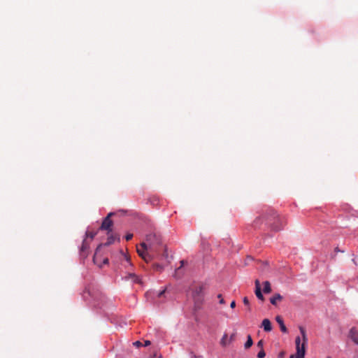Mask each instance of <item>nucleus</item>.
Listing matches in <instances>:
<instances>
[{"mask_svg": "<svg viewBox=\"0 0 358 358\" xmlns=\"http://www.w3.org/2000/svg\"><path fill=\"white\" fill-rule=\"evenodd\" d=\"M262 219L272 230L275 231L282 229L286 224L285 217L280 216L273 210H268L262 217L257 218L255 220V224L257 225Z\"/></svg>", "mask_w": 358, "mask_h": 358, "instance_id": "obj_1", "label": "nucleus"}, {"mask_svg": "<svg viewBox=\"0 0 358 358\" xmlns=\"http://www.w3.org/2000/svg\"><path fill=\"white\" fill-rule=\"evenodd\" d=\"M192 298L194 301V308L196 310L200 309L204 297V287L203 285H194L191 287Z\"/></svg>", "mask_w": 358, "mask_h": 358, "instance_id": "obj_2", "label": "nucleus"}, {"mask_svg": "<svg viewBox=\"0 0 358 358\" xmlns=\"http://www.w3.org/2000/svg\"><path fill=\"white\" fill-rule=\"evenodd\" d=\"M154 241L159 243V240L156 234H149L146 237L147 243H141L140 247H137V252L141 257H142L148 250H152V248L155 246Z\"/></svg>", "mask_w": 358, "mask_h": 358, "instance_id": "obj_3", "label": "nucleus"}, {"mask_svg": "<svg viewBox=\"0 0 358 358\" xmlns=\"http://www.w3.org/2000/svg\"><path fill=\"white\" fill-rule=\"evenodd\" d=\"M112 215H113V213H108V215L103 219L99 228L100 230L107 231V234L112 231V227L113 225V222L110 219Z\"/></svg>", "mask_w": 358, "mask_h": 358, "instance_id": "obj_4", "label": "nucleus"}, {"mask_svg": "<svg viewBox=\"0 0 358 358\" xmlns=\"http://www.w3.org/2000/svg\"><path fill=\"white\" fill-rule=\"evenodd\" d=\"M349 337L356 345H358V331L355 327L350 329L349 331Z\"/></svg>", "mask_w": 358, "mask_h": 358, "instance_id": "obj_5", "label": "nucleus"}, {"mask_svg": "<svg viewBox=\"0 0 358 358\" xmlns=\"http://www.w3.org/2000/svg\"><path fill=\"white\" fill-rule=\"evenodd\" d=\"M295 343H296V352H306L305 343H303L301 345V338H300L299 336L296 338Z\"/></svg>", "mask_w": 358, "mask_h": 358, "instance_id": "obj_6", "label": "nucleus"}, {"mask_svg": "<svg viewBox=\"0 0 358 358\" xmlns=\"http://www.w3.org/2000/svg\"><path fill=\"white\" fill-rule=\"evenodd\" d=\"M90 248V243L85 238L83 241V244L80 248V252L83 255L87 256V250Z\"/></svg>", "mask_w": 358, "mask_h": 358, "instance_id": "obj_7", "label": "nucleus"}, {"mask_svg": "<svg viewBox=\"0 0 358 358\" xmlns=\"http://www.w3.org/2000/svg\"><path fill=\"white\" fill-rule=\"evenodd\" d=\"M262 326L264 328L265 331H271L272 329V326L271 321L268 319H264L262 321Z\"/></svg>", "mask_w": 358, "mask_h": 358, "instance_id": "obj_8", "label": "nucleus"}, {"mask_svg": "<svg viewBox=\"0 0 358 358\" xmlns=\"http://www.w3.org/2000/svg\"><path fill=\"white\" fill-rule=\"evenodd\" d=\"M275 320H276V322L278 323V324L280 325V330H281L283 333H287V327H285V324H284V322H283V320H282V317H281V316L278 315V316L275 317Z\"/></svg>", "mask_w": 358, "mask_h": 358, "instance_id": "obj_9", "label": "nucleus"}, {"mask_svg": "<svg viewBox=\"0 0 358 358\" xmlns=\"http://www.w3.org/2000/svg\"><path fill=\"white\" fill-rule=\"evenodd\" d=\"M102 246V244H100L96 250V252H95V254L93 257V262L95 264L98 265L99 267H101L102 266V264L100 262V259L99 258V255H98V251L99 250V248Z\"/></svg>", "mask_w": 358, "mask_h": 358, "instance_id": "obj_10", "label": "nucleus"}, {"mask_svg": "<svg viewBox=\"0 0 358 358\" xmlns=\"http://www.w3.org/2000/svg\"><path fill=\"white\" fill-rule=\"evenodd\" d=\"M282 300V296L280 294H275L273 297L270 299V302L273 306H276L278 301H281Z\"/></svg>", "mask_w": 358, "mask_h": 358, "instance_id": "obj_11", "label": "nucleus"}, {"mask_svg": "<svg viewBox=\"0 0 358 358\" xmlns=\"http://www.w3.org/2000/svg\"><path fill=\"white\" fill-rule=\"evenodd\" d=\"M108 238H107V241L104 243V245L106 246H108L111 244H113L116 238V236L113 235V234H108Z\"/></svg>", "mask_w": 358, "mask_h": 358, "instance_id": "obj_12", "label": "nucleus"}, {"mask_svg": "<svg viewBox=\"0 0 358 358\" xmlns=\"http://www.w3.org/2000/svg\"><path fill=\"white\" fill-rule=\"evenodd\" d=\"M128 278L131 279L133 282L141 284V280L140 278L137 275H136L134 273H129L128 275Z\"/></svg>", "mask_w": 358, "mask_h": 358, "instance_id": "obj_13", "label": "nucleus"}, {"mask_svg": "<svg viewBox=\"0 0 358 358\" xmlns=\"http://www.w3.org/2000/svg\"><path fill=\"white\" fill-rule=\"evenodd\" d=\"M229 340H228V336L227 334H224L220 341V344L223 347H225L227 346L228 344H229V342H228Z\"/></svg>", "mask_w": 358, "mask_h": 358, "instance_id": "obj_14", "label": "nucleus"}, {"mask_svg": "<svg viewBox=\"0 0 358 358\" xmlns=\"http://www.w3.org/2000/svg\"><path fill=\"white\" fill-rule=\"evenodd\" d=\"M264 293H270L271 292V285H270V282L268 281H265L264 282Z\"/></svg>", "mask_w": 358, "mask_h": 358, "instance_id": "obj_15", "label": "nucleus"}, {"mask_svg": "<svg viewBox=\"0 0 358 358\" xmlns=\"http://www.w3.org/2000/svg\"><path fill=\"white\" fill-rule=\"evenodd\" d=\"M255 292V295L259 300H261V301L264 300V297L262 293L261 288L256 287Z\"/></svg>", "mask_w": 358, "mask_h": 358, "instance_id": "obj_16", "label": "nucleus"}, {"mask_svg": "<svg viewBox=\"0 0 358 358\" xmlns=\"http://www.w3.org/2000/svg\"><path fill=\"white\" fill-rule=\"evenodd\" d=\"M185 264H186V262H185V260H181V261H180V264H181V265H180V267H178V268H176V273H175L176 276H178V277H180V275H182V272H181V267H182V266H183L185 265Z\"/></svg>", "mask_w": 358, "mask_h": 358, "instance_id": "obj_17", "label": "nucleus"}, {"mask_svg": "<svg viewBox=\"0 0 358 358\" xmlns=\"http://www.w3.org/2000/svg\"><path fill=\"white\" fill-rule=\"evenodd\" d=\"M247 338H248L247 341L245 343V348L246 349L250 348L253 344V341H252L251 336L248 335Z\"/></svg>", "mask_w": 358, "mask_h": 358, "instance_id": "obj_18", "label": "nucleus"}, {"mask_svg": "<svg viewBox=\"0 0 358 358\" xmlns=\"http://www.w3.org/2000/svg\"><path fill=\"white\" fill-rule=\"evenodd\" d=\"M144 261L146 262H149L152 260V255L148 252V250L145 252V254L141 257Z\"/></svg>", "mask_w": 358, "mask_h": 358, "instance_id": "obj_19", "label": "nucleus"}, {"mask_svg": "<svg viewBox=\"0 0 358 358\" xmlns=\"http://www.w3.org/2000/svg\"><path fill=\"white\" fill-rule=\"evenodd\" d=\"M299 329H300V332H301L302 338H303V343H304L306 344L307 342V336H306V330L301 327L299 328Z\"/></svg>", "mask_w": 358, "mask_h": 358, "instance_id": "obj_20", "label": "nucleus"}, {"mask_svg": "<svg viewBox=\"0 0 358 358\" xmlns=\"http://www.w3.org/2000/svg\"><path fill=\"white\" fill-rule=\"evenodd\" d=\"M96 232H93V231H87L86 232V238H90V240L92 241L94 236L96 235Z\"/></svg>", "mask_w": 358, "mask_h": 358, "instance_id": "obj_21", "label": "nucleus"}, {"mask_svg": "<svg viewBox=\"0 0 358 358\" xmlns=\"http://www.w3.org/2000/svg\"><path fill=\"white\" fill-rule=\"evenodd\" d=\"M266 356V353L264 349H261L260 351L257 354L258 358H264Z\"/></svg>", "mask_w": 358, "mask_h": 358, "instance_id": "obj_22", "label": "nucleus"}, {"mask_svg": "<svg viewBox=\"0 0 358 358\" xmlns=\"http://www.w3.org/2000/svg\"><path fill=\"white\" fill-rule=\"evenodd\" d=\"M305 352H296L295 358H304Z\"/></svg>", "mask_w": 358, "mask_h": 358, "instance_id": "obj_23", "label": "nucleus"}, {"mask_svg": "<svg viewBox=\"0 0 358 358\" xmlns=\"http://www.w3.org/2000/svg\"><path fill=\"white\" fill-rule=\"evenodd\" d=\"M217 298L220 299V304H224L225 303V301L224 300V299L222 298V296L221 294H219L217 295Z\"/></svg>", "mask_w": 358, "mask_h": 358, "instance_id": "obj_24", "label": "nucleus"}, {"mask_svg": "<svg viewBox=\"0 0 358 358\" xmlns=\"http://www.w3.org/2000/svg\"><path fill=\"white\" fill-rule=\"evenodd\" d=\"M133 345L136 348H140L143 345L142 343L139 341H135L134 343H133Z\"/></svg>", "mask_w": 358, "mask_h": 358, "instance_id": "obj_25", "label": "nucleus"}, {"mask_svg": "<svg viewBox=\"0 0 358 358\" xmlns=\"http://www.w3.org/2000/svg\"><path fill=\"white\" fill-rule=\"evenodd\" d=\"M243 303H244L245 306H249L250 303H249V300H248V297L245 296V297L243 298Z\"/></svg>", "mask_w": 358, "mask_h": 358, "instance_id": "obj_26", "label": "nucleus"}, {"mask_svg": "<svg viewBox=\"0 0 358 358\" xmlns=\"http://www.w3.org/2000/svg\"><path fill=\"white\" fill-rule=\"evenodd\" d=\"M263 345H264V341L262 340H260L258 343H257V347L261 349H263Z\"/></svg>", "mask_w": 358, "mask_h": 358, "instance_id": "obj_27", "label": "nucleus"}, {"mask_svg": "<svg viewBox=\"0 0 358 358\" xmlns=\"http://www.w3.org/2000/svg\"><path fill=\"white\" fill-rule=\"evenodd\" d=\"M132 238H133V234H127L125 236V238H126L127 241H130Z\"/></svg>", "mask_w": 358, "mask_h": 358, "instance_id": "obj_28", "label": "nucleus"}, {"mask_svg": "<svg viewBox=\"0 0 358 358\" xmlns=\"http://www.w3.org/2000/svg\"><path fill=\"white\" fill-rule=\"evenodd\" d=\"M154 267H155V268L157 271H162V266H161V265H159V264H155V265L154 266Z\"/></svg>", "mask_w": 358, "mask_h": 358, "instance_id": "obj_29", "label": "nucleus"}, {"mask_svg": "<svg viewBox=\"0 0 358 358\" xmlns=\"http://www.w3.org/2000/svg\"><path fill=\"white\" fill-rule=\"evenodd\" d=\"M165 292H166L165 289L162 290L161 292H159L158 294V297L159 298L162 297L164 294Z\"/></svg>", "mask_w": 358, "mask_h": 358, "instance_id": "obj_30", "label": "nucleus"}, {"mask_svg": "<svg viewBox=\"0 0 358 358\" xmlns=\"http://www.w3.org/2000/svg\"><path fill=\"white\" fill-rule=\"evenodd\" d=\"M256 287L261 288V285H260V282H259V280H255V288Z\"/></svg>", "mask_w": 358, "mask_h": 358, "instance_id": "obj_31", "label": "nucleus"}, {"mask_svg": "<svg viewBox=\"0 0 358 358\" xmlns=\"http://www.w3.org/2000/svg\"><path fill=\"white\" fill-rule=\"evenodd\" d=\"M234 338H235V334H231L228 342H229V343H230L231 342H232L234 340Z\"/></svg>", "mask_w": 358, "mask_h": 358, "instance_id": "obj_32", "label": "nucleus"}, {"mask_svg": "<svg viewBox=\"0 0 358 358\" xmlns=\"http://www.w3.org/2000/svg\"><path fill=\"white\" fill-rule=\"evenodd\" d=\"M230 307L231 308H234L236 307V301H231V303L230 304Z\"/></svg>", "mask_w": 358, "mask_h": 358, "instance_id": "obj_33", "label": "nucleus"}, {"mask_svg": "<svg viewBox=\"0 0 358 358\" xmlns=\"http://www.w3.org/2000/svg\"><path fill=\"white\" fill-rule=\"evenodd\" d=\"M108 263V258H104L103 260V263L102 264H107Z\"/></svg>", "mask_w": 358, "mask_h": 358, "instance_id": "obj_34", "label": "nucleus"}, {"mask_svg": "<svg viewBox=\"0 0 358 358\" xmlns=\"http://www.w3.org/2000/svg\"><path fill=\"white\" fill-rule=\"evenodd\" d=\"M352 262L355 265H358V259L354 258L352 259Z\"/></svg>", "mask_w": 358, "mask_h": 358, "instance_id": "obj_35", "label": "nucleus"}, {"mask_svg": "<svg viewBox=\"0 0 358 358\" xmlns=\"http://www.w3.org/2000/svg\"><path fill=\"white\" fill-rule=\"evenodd\" d=\"M150 341H145V344H144V346H148L150 345Z\"/></svg>", "mask_w": 358, "mask_h": 358, "instance_id": "obj_36", "label": "nucleus"}, {"mask_svg": "<svg viewBox=\"0 0 358 358\" xmlns=\"http://www.w3.org/2000/svg\"><path fill=\"white\" fill-rule=\"evenodd\" d=\"M335 251H336V252H340V250H339V249H338V248H336L335 249Z\"/></svg>", "mask_w": 358, "mask_h": 358, "instance_id": "obj_37", "label": "nucleus"}, {"mask_svg": "<svg viewBox=\"0 0 358 358\" xmlns=\"http://www.w3.org/2000/svg\"><path fill=\"white\" fill-rule=\"evenodd\" d=\"M289 358H294V355H291Z\"/></svg>", "mask_w": 358, "mask_h": 358, "instance_id": "obj_38", "label": "nucleus"}, {"mask_svg": "<svg viewBox=\"0 0 358 358\" xmlns=\"http://www.w3.org/2000/svg\"><path fill=\"white\" fill-rule=\"evenodd\" d=\"M127 261L129 262V257H127Z\"/></svg>", "mask_w": 358, "mask_h": 358, "instance_id": "obj_39", "label": "nucleus"}, {"mask_svg": "<svg viewBox=\"0 0 358 358\" xmlns=\"http://www.w3.org/2000/svg\"><path fill=\"white\" fill-rule=\"evenodd\" d=\"M354 358H358V355L357 356H355Z\"/></svg>", "mask_w": 358, "mask_h": 358, "instance_id": "obj_40", "label": "nucleus"}, {"mask_svg": "<svg viewBox=\"0 0 358 358\" xmlns=\"http://www.w3.org/2000/svg\"><path fill=\"white\" fill-rule=\"evenodd\" d=\"M329 358H330V357H329Z\"/></svg>", "mask_w": 358, "mask_h": 358, "instance_id": "obj_41", "label": "nucleus"}]
</instances>
